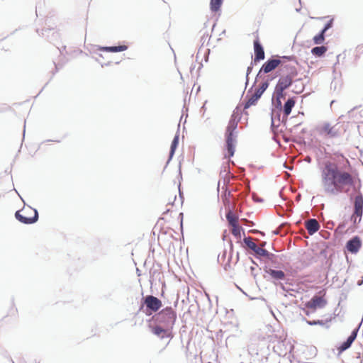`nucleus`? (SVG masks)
<instances>
[{
    "instance_id": "obj_1",
    "label": "nucleus",
    "mask_w": 363,
    "mask_h": 363,
    "mask_svg": "<svg viewBox=\"0 0 363 363\" xmlns=\"http://www.w3.org/2000/svg\"><path fill=\"white\" fill-rule=\"evenodd\" d=\"M321 184L326 193L337 194L352 184V178L349 173L340 171L335 163L327 162L321 169Z\"/></svg>"
},
{
    "instance_id": "obj_2",
    "label": "nucleus",
    "mask_w": 363,
    "mask_h": 363,
    "mask_svg": "<svg viewBox=\"0 0 363 363\" xmlns=\"http://www.w3.org/2000/svg\"><path fill=\"white\" fill-rule=\"evenodd\" d=\"M16 218L25 224H31L35 223L38 219V213L36 209L30 206L24 207L21 211H18L15 214Z\"/></svg>"
},
{
    "instance_id": "obj_3",
    "label": "nucleus",
    "mask_w": 363,
    "mask_h": 363,
    "mask_svg": "<svg viewBox=\"0 0 363 363\" xmlns=\"http://www.w3.org/2000/svg\"><path fill=\"white\" fill-rule=\"evenodd\" d=\"M269 84L267 82H263L256 92L248 99L245 108L255 105L257 101L260 98L264 91L267 89Z\"/></svg>"
},
{
    "instance_id": "obj_4",
    "label": "nucleus",
    "mask_w": 363,
    "mask_h": 363,
    "mask_svg": "<svg viewBox=\"0 0 363 363\" xmlns=\"http://www.w3.org/2000/svg\"><path fill=\"white\" fill-rule=\"evenodd\" d=\"M319 131L321 135L329 137H335L337 133L335 126L326 122L319 126Z\"/></svg>"
},
{
    "instance_id": "obj_5",
    "label": "nucleus",
    "mask_w": 363,
    "mask_h": 363,
    "mask_svg": "<svg viewBox=\"0 0 363 363\" xmlns=\"http://www.w3.org/2000/svg\"><path fill=\"white\" fill-rule=\"evenodd\" d=\"M245 242L247 246L252 250L257 255L263 256V257H269V252L266 250L263 249L262 247L257 246L253 241H252L250 238L245 239Z\"/></svg>"
},
{
    "instance_id": "obj_6",
    "label": "nucleus",
    "mask_w": 363,
    "mask_h": 363,
    "mask_svg": "<svg viewBox=\"0 0 363 363\" xmlns=\"http://www.w3.org/2000/svg\"><path fill=\"white\" fill-rule=\"evenodd\" d=\"M236 138L237 134L236 133H227V138H226V145L228 149V152L229 154V157H232L234 155L235 152V147L236 145Z\"/></svg>"
},
{
    "instance_id": "obj_7",
    "label": "nucleus",
    "mask_w": 363,
    "mask_h": 363,
    "mask_svg": "<svg viewBox=\"0 0 363 363\" xmlns=\"http://www.w3.org/2000/svg\"><path fill=\"white\" fill-rule=\"evenodd\" d=\"M145 303L147 307L153 311H158L162 306L161 301L157 298L152 296H147L145 298Z\"/></svg>"
},
{
    "instance_id": "obj_8",
    "label": "nucleus",
    "mask_w": 363,
    "mask_h": 363,
    "mask_svg": "<svg viewBox=\"0 0 363 363\" xmlns=\"http://www.w3.org/2000/svg\"><path fill=\"white\" fill-rule=\"evenodd\" d=\"M325 301L320 296H315L306 303L308 308L315 310L317 308H323L325 305Z\"/></svg>"
},
{
    "instance_id": "obj_9",
    "label": "nucleus",
    "mask_w": 363,
    "mask_h": 363,
    "mask_svg": "<svg viewBox=\"0 0 363 363\" xmlns=\"http://www.w3.org/2000/svg\"><path fill=\"white\" fill-rule=\"evenodd\" d=\"M361 240L359 237L355 236L347 242V250L352 253H357L361 247Z\"/></svg>"
},
{
    "instance_id": "obj_10",
    "label": "nucleus",
    "mask_w": 363,
    "mask_h": 363,
    "mask_svg": "<svg viewBox=\"0 0 363 363\" xmlns=\"http://www.w3.org/2000/svg\"><path fill=\"white\" fill-rule=\"evenodd\" d=\"M281 61L277 59H272L270 60H268L267 62H265L262 69L259 70V72L258 75L262 72H264V73H268L274 69L276 67H278V65L280 64Z\"/></svg>"
},
{
    "instance_id": "obj_11",
    "label": "nucleus",
    "mask_w": 363,
    "mask_h": 363,
    "mask_svg": "<svg viewBox=\"0 0 363 363\" xmlns=\"http://www.w3.org/2000/svg\"><path fill=\"white\" fill-rule=\"evenodd\" d=\"M291 84V79L289 77H284L281 79L276 87V91L278 96H282L283 91L288 88Z\"/></svg>"
},
{
    "instance_id": "obj_12",
    "label": "nucleus",
    "mask_w": 363,
    "mask_h": 363,
    "mask_svg": "<svg viewBox=\"0 0 363 363\" xmlns=\"http://www.w3.org/2000/svg\"><path fill=\"white\" fill-rule=\"evenodd\" d=\"M306 228L308 233L313 235L319 230L320 225L315 219L311 218L306 222Z\"/></svg>"
},
{
    "instance_id": "obj_13",
    "label": "nucleus",
    "mask_w": 363,
    "mask_h": 363,
    "mask_svg": "<svg viewBox=\"0 0 363 363\" xmlns=\"http://www.w3.org/2000/svg\"><path fill=\"white\" fill-rule=\"evenodd\" d=\"M363 212V197L361 195H358L355 197L354 200V213H356L357 216H362Z\"/></svg>"
},
{
    "instance_id": "obj_14",
    "label": "nucleus",
    "mask_w": 363,
    "mask_h": 363,
    "mask_svg": "<svg viewBox=\"0 0 363 363\" xmlns=\"http://www.w3.org/2000/svg\"><path fill=\"white\" fill-rule=\"evenodd\" d=\"M254 47H255V61H259L260 60H263L264 58V52L263 48L259 44L258 40H255L254 42Z\"/></svg>"
},
{
    "instance_id": "obj_15",
    "label": "nucleus",
    "mask_w": 363,
    "mask_h": 363,
    "mask_svg": "<svg viewBox=\"0 0 363 363\" xmlns=\"http://www.w3.org/2000/svg\"><path fill=\"white\" fill-rule=\"evenodd\" d=\"M152 333L160 337V338H164V337H169L170 336V331L169 330H165L163 329L160 326H156L152 329Z\"/></svg>"
},
{
    "instance_id": "obj_16",
    "label": "nucleus",
    "mask_w": 363,
    "mask_h": 363,
    "mask_svg": "<svg viewBox=\"0 0 363 363\" xmlns=\"http://www.w3.org/2000/svg\"><path fill=\"white\" fill-rule=\"evenodd\" d=\"M128 47L126 45H119V46H111V47H100L99 48V50L101 51H107V52H122L126 50Z\"/></svg>"
},
{
    "instance_id": "obj_17",
    "label": "nucleus",
    "mask_w": 363,
    "mask_h": 363,
    "mask_svg": "<svg viewBox=\"0 0 363 363\" xmlns=\"http://www.w3.org/2000/svg\"><path fill=\"white\" fill-rule=\"evenodd\" d=\"M356 337H357V330H354L352 333V334L348 337L347 340L342 344L340 349L342 350H345L347 348H349L350 347V345H352V343L353 342V341L355 340Z\"/></svg>"
},
{
    "instance_id": "obj_18",
    "label": "nucleus",
    "mask_w": 363,
    "mask_h": 363,
    "mask_svg": "<svg viewBox=\"0 0 363 363\" xmlns=\"http://www.w3.org/2000/svg\"><path fill=\"white\" fill-rule=\"evenodd\" d=\"M295 105V101L293 99H289L284 106V112L286 116H288Z\"/></svg>"
},
{
    "instance_id": "obj_19",
    "label": "nucleus",
    "mask_w": 363,
    "mask_h": 363,
    "mask_svg": "<svg viewBox=\"0 0 363 363\" xmlns=\"http://www.w3.org/2000/svg\"><path fill=\"white\" fill-rule=\"evenodd\" d=\"M268 273L277 280H282L284 278V273L281 270L269 269Z\"/></svg>"
},
{
    "instance_id": "obj_20",
    "label": "nucleus",
    "mask_w": 363,
    "mask_h": 363,
    "mask_svg": "<svg viewBox=\"0 0 363 363\" xmlns=\"http://www.w3.org/2000/svg\"><path fill=\"white\" fill-rule=\"evenodd\" d=\"M237 126H238V121L235 118L230 119V121H229L228 125L227 127V133H232L237 134V132L235 131Z\"/></svg>"
},
{
    "instance_id": "obj_21",
    "label": "nucleus",
    "mask_w": 363,
    "mask_h": 363,
    "mask_svg": "<svg viewBox=\"0 0 363 363\" xmlns=\"http://www.w3.org/2000/svg\"><path fill=\"white\" fill-rule=\"evenodd\" d=\"M327 51V48L325 46L315 47L311 50L313 55L318 57L322 56Z\"/></svg>"
},
{
    "instance_id": "obj_22",
    "label": "nucleus",
    "mask_w": 363,
    "mask_h": 363,
    "mask_svg": "<svg viewBox=\"0 0 363 363\" xmlns=\"http://www.w3.org/2000/svg\"><path fill=\"white\" fill-rule=\"evenodd\" d=\"M178 143H179V135H176L174 138V140L172 143V145H171V149H170V152H169V157L170 159L173 157L174 154V152H175V150L178 145Z\"/></svg>"
},
{
    "instance_id": "obj_23",
    "label": "nucleus",
    "mask_w": 363,
    "mask_h": 363,
    "mask_svg": "<svg viewBox=\"0 0 363 363\" xmlns=\"http://www.w3.org/2000/svg\"><path fill=\"white\" fill-rule=\"evenodd\" d=\"M223 0H211V9L212 11H217L219 10Z\"/></svg>"
},
{
    "instance_id": "obj_24",
    "label": "nucleus",
    "mask_w": 363,
    "mask_h": 363,
    "mask_svg": "<svg viewBox=\"0 0 363 363\" xmlns=\"http://www.w3.org/2000/svg\"><path fill=\"white\" fill-rule=\"evenodd\" d=\"M324 33L321 31L318 35L313 37V42L316 45H320L324 42L325 37Z\"/></svg>"
},
{
    "instance_id": "obj_25",
    "label": "nucleus",
    "mask_w": 363,
    "mask_h": 363,
    "mask_svg": "<svg viewBox=\"0 0 363 363\" xmlns=\"http://www.w3.org/2000/svg\"><path fill=\"white\" fill-rule=\"evenodd\" d=\"M227 220L229 222V224L235 228V225L237 224V218L234 217L230 212H229L226 216Z\"/></svg>"
},
{
    "instance_id": "obj_26",
    "label": "nucleus",
    "mask_w": 363,
    "mask_h": 363,
    "mask_svg": "<svg viewBox=\"0 0 363 363\" xmlns=\"http://www.w3.org/2000/svg\"><path fill=\"white\" fill-rule=\"evenodd\" d=\"M306 323L309 325H325L326 324V323H325L323 320H307Z\"/></svg>"
},
{
    "instance_id": "obj_27",
    "label": "nucleus",
    "mask_w": 363,
    "mask_h": 363,
    "mask_svg": "<svg viewBox=\"0 0 363 363\" xmlns=\"http://www.w3.org/2000/svg\"><path fill=\"white\" fill-rule=\"evenodd\" d=\"M362 216H357L356 213H353L351 220L353 221L354 223H358L361 221Z\"/></svg>"
},
{
    "instance_id": "obj_28",
    "label": "nucleus",
    "mask_w": 363,
    "mask_h": 363,
    "mask_svg": "<svg viewBox=\"0 0 363 363\" xmlns=\"http://www.w3.org/2000/svg\"><path fill=\"white\" fill-rule=\"evenodd\" d=\"M332 27V20L330 21L324 27V28L321 30L323 31L324 33L329 29Z\"/></svg>"
},
{
    "instance_id": "obj_29",
    "label": "nucleus",
    "mask_w": 363,
    "mask_h": 363,
    "mask_svg": "<svg viewBox=\"0 0 363 363\" xmlns=\"http://www.w3.org/2000/svg\"><path fill=\"white\" fill-rule=\"evenodd\" d=\"M232 233L235 235H237L238 234L240 233V229L237 224L235 225V228L233 227Z\"/></svg>"
},
{
    "instance_id": "obj_30",
    "label": "nucleus",
    "mask_w": 363,
    "mask_h": 363,
    "mask_svg": "<svg viewBox=\"0 0 363 363\" xmlns=\"http://www.w3.org/2000/svg\"><path fill=\"white\" fill-rule=\"evenodd\" d=\"M279 96H278V95H277V97H278V99H277V103H278V106H281V101H280V99H279Z\"/></svg>"
},
{
    "instance_id": "obj_31",
    "label": "nucleus",
    "mask_w": 363,
    "mask_h": 363,
    "mask_svg": "<svg viewBox=\"0 0 363 363\" xmlns=\"http://www.w3.org/2000/svg\"><path fill=\"white\" fill-rule=\"evenodd\" d=\"M169 315H171V318H172L173 320H174V319H175V316H174V313H173L172 312H169Z\"/></svg>"
},
{
    "instance_id": "obj_32",
    "label": "nucleus",
    "mask_w": 363,
    "mask_h": 363,
    "mask_svg": "<svg viewBox=\"0 0 363 363\" xmlns=\"http://www.w3.org/2000/svg\"><path fill=\"white\" fill-rule=\"evenodd\" d=\"M251 69H252V68H251V67H248V68H247V74H249V72H250Z\"/></svg>"
},
{
    "instance_id": "obj_33",
    "label": "nucleus",
    "mask_w": 363,
    "mask_h": 363,
    "mask_svg": "<svg viewBox=\"0 0 363 363\" xmlns=\"http://www.w3.org/2000/svg\"><path fill=\"white\" fill-rule=\"evenodd\" d=\"M264 245H265V242L262 243L261 247L263 248V246H264Z\"/></svg>"
}]
</instances>
